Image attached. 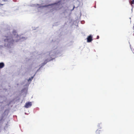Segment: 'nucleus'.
Listing matches in <instances>:
<instances>
[{
    "mask_svg": "<svg viewBox=\"0 0 134 134\" xmlns=\"http://www.w3.org/2000/svg\"><path fill=\"white\" fill-rule=\"evenodd\" d=\"M13 34L14 35H13L12 37L10 36L6 37V38L5 39L4 41H7L12 43H13L14 41L18 42L19 37L16 32L15 30H14L13 31Z\"/></svg>",
    "mask_w": 134,
    "mask_h": 134,
    "instance_id": "obj_1",
    "label": "nucleus"
},
{
    "mask_svg": "<svg viewBox=\"0 0 134 134\" xmlns=\"http://www.w3.org/2000/svg\"><path fill=\"white\" fill-rule=\"evenodd\" d=\"M32 105V104L31 102H28L25 104V107L26 108H27L30 107Z\"/></svg>",
    "mask_w": 134,
    "mask_h": 134,
    "instance_id": "obj_2",
    "label": "nucleus"
},
{
    "mask_svg": "<svg viewBox=\"0 0 134 134\" xmlns=\"http://www.w3.org/2000/svg\"><path fill=\"white\" fill-rule=\"evenodd\" d=\"M87 41L88 42H91L93 40L92 37L91 35L88 36L87 38Z\"/></svg>",
    "mask_w": 134,
    "mask_h": 134,
    "instance_id": "obj_3",
    "label": "nucleus"
},
{
    "mask_svg": "<svg viewBox=\"0 0 134 134\" xmlns=\"http://www.w3.org/2000/svg\"><path fill=\"white\" fill-rule=\"evenodd\" d=\"M4 66V64L3 63H0V68H2Z\"/></svg>",
    "mask_w": 134,
    "mask_h": 134,
    "instance_id": "obj_4",
    "label": "nucleus"
},
{
    "mask_svg": "<svg viewBox=\"0 0 134 134\" xmlns=\"http://www.w3.org/2000/svg\"><path fill=\"white\" fill-rule=\"evenodd\" d=\"M101 132V131L100 130H97L96 132V134H99Z\"/></svg>",
    "mask_w": 134,
    "mask_h": 134,
    "instance_id": "obj_5",
    "label": "nucleus"
},
{
    "mask_svg": "<svg viewBox=\"0 0 134 134\" xmlns=\"http://www.w3.org/2000/svg\"><path fill=\"white\" fill-rule=\"evenodd\" d=\"M33 78V77H32L31 78H29L28 80V81L29 82L30 81H31Z\"/></svg>",
    "mask_w": 134,
    "mask_h": 134,
    "instance_id": "obj_6",
    "label": "nucleus"
},
{
    "mask_svg": "<svg viewBox=\"0 0 134 134\" xmlns=\"http://www.w3.org/2000/svg\"><path fill=\"white\" fill-rule=\"evenodd\" d=\"M53 5L52 4H49V5H44V6H43L42 7H48V6L51 5Z\"/></svg>",
    "mask_w": 134,
    "mask_h": 134,
    "instance_id": "obj_7",
    "label": "nucleus"
},
{
    "mask_svg": "<svg viewBox=\"0 0 134 134\" xmlns=\"http://www.w3.org/2000/svg\"><path fill=\"white\" fill-rule=\"evenodd\" d=\"M130 4L132 5V4H134V0H132V2L130 3Z\"/></svg>",
    "mask_w": 134,
    "mask_h": 134,
    "instance_id": "obj_8",
    "label": "nucleus"
},
{
    "mask_svg": "<svg viewBox=\"0 0 134 134\" xmlns=\"http://www.w3.org/2000/svg\"><path fill=\"white\" fill-rule=\"evenodd\" d=\"M99 38V37L98 36H97V39H98Z\"/></svg>",
    "mask_w": 134,
    "mask_h": 134,
    "instance_id": "obj_9",
    "label": "nucleus"
},
{
    "mask_svg": "<svg viewBox=\"0 0 134 134\" xmlns=\"http://www.w3.org/2000/svg\"><path fill=\"white\" fill-rule=\"evenodd\" d=\"M3 1H4V2H6L7 1V0H3Z\"/></svg>",
    "mask_w": 134,
    "mask_h": 134,
    "instance_id": "obj_10",
    "label": "nucleus"
},
{
    "mask_svg": "<svg viewBox=\"0 0 134 134\" xmlns=\"http://www.w3.org/2000/svg\"><path fill=\"white\" fill-rule=\"evenodd\" d=\"M75 6H74V7L72 9V10H73L75 8Z\"/></svg>",
    "mask_w": 134,
    "mask_h": 134,
    "instance_id": "obj_11",
    "label": "nucleus"
},
{
    "mask_svg": "<svg viewBox=\"0 0 134 134\" xmlns=\"http://www.w3.org/2000/svg\"><path fill=\"white\" fill-rule=\"evenodd\" d=\"M133 30L134 31V25L133 26Z\"/></svg>",
    "mask_w": 134,
    "mask_h": 134,
    "instance_id": "obj_12",
    "label": "nucleus"
},
{
    "mask_svg": "<svg viewBox=\"0 0 134 134\" xmlns=\"http://www.w3.org/2000/svg\"><path fill=\"white\" fill-rule=\"evenodd\" d=\"M0 5H3V4H0Z\"/></svg>",
    "mask_w": 134,
    "mask_h": 134,
    "instance_id": "obj_13",
    "label": "nucleus"
},
{
    "mask_svg": "<svg viewBox=\"0 0 134 134\" xmlns=\"http://www.w3.org/2000/svg\"><path fill=\"white\" fill-rule=\"evenodd\" d=\"M45 64H46V63H44V65H45Z\"/></svg>",
    "mask_w": 134,
    "mask_h": 134,
    "instance_id": "obj_14",
    "label": "nucleus"
}]
</instances>
